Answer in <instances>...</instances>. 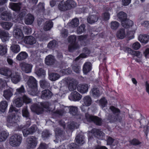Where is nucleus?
Wrapping results in <instances>:
<instances>
[{"mask_svg":"<svg viewBox=\"0 0 149 149\" xmlns=\"http://www.w3.org/2000/svg\"><path fill=\"white\" fill-rule=\"evenodd\" d=\"M75 80L69 77L65 78L60 82L61 86V88L62 89V86L64 88H66V86L68 84V89L70 91L74 90L76 88V83Z\"/></svg>","mask_w":149,"mask_h":149,"instance_id":"obj_1","label":"nucleus"},{"mask_svg":"<svg viewBox=\"0 0 149 149\" xmlns=\"http://www.w3.org/2000/svg\"><path fill=\"white\" fill-rule=\"evenodd\" d=\"M49 105V103L48 102L39 103L32 105L31 109L32 111L39 114L42 113L43 108H47Z\"/></svg>","mask_w":149,"mask_h":149,"instance_id":"obj_2","label":"nucleus"},{"mask_svg":"<svg viewBox=\"0 0 149 149\" xmlns=\"http://www.w3.org/2000/svg\"><path fill=\"white\" fill-rule=\"evenodd\" d=\"M68 42L70 44L68 46V49L70 52H72L74 50L79 48V46L76 42V37L75 35H71L68 38Z\"/></svg>","mask_w":149,"mask_h":149,"instance_id":"obj_3","label":"nucleus"},{"mask_svg":"<svg viewBox=\"0 0 149 149\" xmlns=\"http://www.w3.org/2000/svg\"><path fill=\"white\" fill-rule=\"evenodd\" d=\"M27 84L29 87L31 89L32 94L36 95L37 91V85L35 79L32 76L30 77L28 80Z\"/></svg>","mask_w":149,"mask_h":149,"instance_id":"obj_4","label":"nucleus"},{"mask_svg":"<svg viewBox=\"0 0 149 149\" xmlns=\"http://www.w3.org/2000/svg\"><path fill=\"white\" fill-rule=\"evenodd\" d=\"M22 140L21 136L18 134H14L12 136L10 140V143L13 147L19 146Z\"/></svg>","mask_w":149,"mask_h":149,"instance_id":"obj_5","label":"nucleus"},{"mask_svg":"<svg viewBox=\"0 0 149 149\" xmlns=\"http://www.w3.org/2000/svg\"><path fill=\"white\" fill-rule=\"evenodd\" d=\"M109 108L113 113V114L110 117H109V119L113 121L119 120L120 118H119V116L120 112V110L113 106H110Z\"/></svg>","mask_w":149,"mask_h":149,"instance_id":"obj_6","label":"nucleus"},{"mask_svg":"<svg viewBox=\"0 0 149 149\" xmlns=\"http://www.w3.org/2000/svg\"><path fill=\"white\" fill-rule=\"evenodd\" d=\"M37 139L33 136L28 137L26 139V144L29 148H33L36 147L37 144Z\"/></svg>","mask_w":149,"mask_h":149,"instance_id":"obj_7","label":"nucleus"},{"mask_svg":"<svg viewBox=\"0 0 149 149\" xmlns=\"http://www.w3.org/2000/svg\"><path fill=\"white\" fill-rule=\"evenodd\" d=\"M85 116L86 119L88 121H93L97 125H100L102 123L101 119L97 117L93 116L88 113H86Z\"/></svg>","mask_w":149,"mask_h":149,"instance_id":"obj_8","label":"nucleus"},{"mask_svg":"<svg viewBox=\"0 0 149 149\" xmlns=\"http://www.w3.org/2000/svg\"><path fill=\"white\" fill-rule=\"evenodd\" d=\"M19 66L23 71L27 73L31 72L33 67V66L31 64L25 62L21 63L19 64Z\"/></svg>","mask_w":149,"mask_h":149,"instance_id":"obj_9","label":"nucleus"},{"mask_svg":"<svg viewBox=\"0 0 149 149\" xmlns=\"http://www.w3.org/2000/svg\"><path fill=\"white\" fill-rule=\"evenodd\" d=\"M11 78L12 82L15 84H17L19 82L21 79L19 74L16 72L12 71L9 76Z\"/></svg>","mask_w":149,"mask_h":149,"instance_id":"obj_10","label":"nucleus"},{"mask_svg":"<svg viewBox=\"0 0 149 149\" xmlns=\"http://www.w3.org/2000/svg\"><path fill=\"white\" fill-rule=\"evenodd\" d=\"M13 35L15 38L18 40L22 39L24 37L22 31L18 28H16L14 30Z\"/></svg>","mask_w":149,"mask_h":149,"instance_id":"obj_11","label":"nucleus"},{"mask_svg":"<svg viewBox=\"0 0 149 149\" xmlns=\"http://www.w3.org/2000/svg\"><path fill=\"white\" fill-rule=\"evenodd\" d=\"M83 103L81 107V109L83 110L85 106H90L92 102V100L91 97L88 95L85 96L83 98Z\"/></svg>","mask_w":149,"mask_h":149,"instance_id":"obj_12","label":"nucleus"},{"mask_svg":"<svg viewBox=\"0 0 149 149\" xmlns=\"http://www.w3.org/2000/svg\"><path fill=\"white\" fill-rule=\"evenodd\" d=\"M81 98V96L77 91L73 92L69 96V98L71 101H77L80 100Z\"/></svg>","mask_w":149,"mask_h":149,"instance_id":"obj_13","label":"nucleus"},{"mask_svg":"<svg viewBox=\"0 0 149 149\" xmlns=\"http://www.w3.org/2000/svg\"><path fill=\"white\" fill-rule=\"evenodd\" d=\"M7 121L8 123L12 124H16L19 121L17 118L15 113H13L9 115L7 118Z\"/></svg>","mask_w":149,"mask_h":149,"instance_id":"obj_14","label":"nucleus"},{"mask_svg":"<svg viewBox=\"0 0 149 149\" xmlns=\"http://www.w3.org/2000/svg\"><path fill=\"white\" fill-rule=\"evenodd\" d=\"M22 116L27 118V119L28 120L27 126H29L30 125V120L29 118L30 114L27 107H24L22 109Z\"/></svg>","mask_w":149,"mask_h":149,"instance_id":"obj_15","label":"nucleus"},{"mask_svg":"<svg viewBox=\"0 0 149 149\" xmlns=\"http://www.w3.org/2000/svg\"><path fill=\"white\" fill-rule=\"evenodd\" d=\"M138 40L141 43L146 44L149 41V35L146 34H140L138 36Z\"/></svg>","mask_w":149,"mask_h":149,"instance_id":"obj_16","label":"nucleus"},{"mask_svg":"<svg viewBox=\"0 0 149 149\" xmlns=\"http://www.w3.org/2000/svg\"><path fill=\"white\" fill-rule=\"evenodd\" d=\"M52 95V93L49 90H45L42 92L41 97L44 100L50 98Z\"/></svg>","mask_w":149,"mask_h":149,"instance_id":"obj_17","label":"nucleus"},{"mask_svg":"<svg viewBox=\"0 0 149 149\" xmlns=\"http://www.w3.org/2000/svg\"><path fill=\"white\" fill-rule=\"evenodd\" d=\"M88 84H80L77 87L78 91L81 93H85L88 92Z\"/></svg>","mask_w":149,"mask_h":149,"instance_id":"obj_18","label":"nucleus"},{"mask_svg":"<svg viewBox=\"0 0 149 149\" xmlns=\"http://www.w3.org/2000/svg\"><path fill=\"white\" fill-rule=\"evenodd\" d=\"M24 42L27 44L33 45L36 43V40L34 37L32 36H29L25 37Z\"/></svg>","mask_w":149,"mask_h":149,"instance_id":"obj_19","label":"nucleus"},{"mask_svg":"<svg viewBox=\"0 0 149 149\" xmlns=\"http://www.w3.org/2000/svg\"><path fill=\"white\" fill-rule=\"evenodd\" d=\"M35 130L36 126H33L29 128L24 129L22 132L24 136L26 137L28 135L33 133Z\"/></svg>","mask_w":149,"mask_h":149,"instance_id":"obj_20","label":"nucleus"},{"mask_svg":"<svg viewBox=\"0 0 149 149\" xmlns=\"http://www.w3.org/2000/svg\"><path fill=\"white\" fill-rule=\"evenodd\" d=\"M66 7L62 8L63 10H68L71 8L75 7L76 3L72 0H67L65 3Z\"/></svg>","mask_w":149,"mask_h":149,"instance_id":"obj_21","label":"nucleus"},{"mask_svg":"<svg viewBox=\"0 0 149 149\" xmlns=\"http://www.w3.org/2000/svg\"><path fill=\"white\" fill-rule=\"evenodd\" d=\"M92 65L90 62H86L83 65V71L85 74H87L91 70Z\"/></svg>","mask_w":149,"mask_h":149,"instance_id":"obj_22","label":"nucleus"},{"mask_svg":"<svg viewBox=\"0 0 149 149\" xmlns=\"http://www.w3.org/2000/svg\"><path fill=\"white\" fill-rule=\"evenodd\" d=\"M0 37L2 41L5 42L8 40L10 36L8 32L3 31L0 33Z\"/></svg>","mask_w":149,"mask_h":149,"instance_id":"obj_23","label":"nucleus"},{"mask_svg":"<svg viewBox=\"0 0 149 149\" xmlns=\"http://www.w3.org/2000/svg\"><path fill=\"white\" fill-rule=\"evenodd\" d=\"M122 26L126 28H128L132 26L133 25V21L127 19V18L121 22Z\"/></svg>","mask_w":149,"mask_h":149,"instance_id":"obj_24","label":"nucleus"},{"mask_svg":"<svg viewBox=\"0 0 149 149\" xmlns=\"http://www.w3.org/2000/svg\"><path fill=\"white\" fill-rule=\"evenodd\" d=\"M55 62L54 57L52 55H49L47 56L45 59V63L48 65L53 64Z\"/></svg>","mask_w":149,"mask_h":149,"instance_id":"obj_25","label":"nucleus"},{"mask_svg":"<svg viewBox=\"0 0 149 149\" xmlns=\"http://www.w3.org/2000/svg\"><path fill=\"white\" fill-rule=\"evenodd\" d=\"M90 94L94 98L98 97L101 95L99 89L97 88H94L92 89L90 91Z\"/></svg>","mask_w":149,"mask_h":149,"instance_id":"obj_26","label":"nucleus"},{"mask_svg":"<svg viewBox=\"0 0 149 149\" xmlns=\"http://www.w3.org/2000/svg\"><path fill=\"white\" fill-rule=\"evenodd\" d=\"M83 52V53L81 54L79 56L75 58V61L78 60L80 58H83L86 57L90 53L89 50L86 47H85L84 49Z\"/></svg>","mask_w":149,"mask_h":149,"instance_id":"obj_27","label":"nucleus"},{"mask_svg":"<svg viewBox=\"0 0 149 149\" xmlns=\"http://www.w3.org/2000/svg\"><path fill=\"white\" fill-rule=\"evenodd\" d=\"M16 42H13L10 48V50L14 53H17L20 51L19 46L17 44H16Z\"/></svg>","mask_w":149,"mask_h":149,"instance_id":"obj_28","label":"nucleus"},{"mask_svg":"<svg viewBox=\"0 0 149 149\" xmlns=\"http://www.w3.org/2000/svg\"><path fill=\"white\" fill-rule=\"evenodd\" d=\"M34 17L30 14H28L25 19V23L28 25L31 24L34 21Z\"/></svg>","mask_w":149,"mask_h":149,"instance_id":"obj_29","label":"nucleus"},{"mask_svg":"<svg viewBox=\"0 0 149 149\" xmlns=\"http://www.w3.org/2000/svg\"><path fill=\"white\" fill-rule=\"evenodd\" d=\"M21 5V4L20 3H11L9 4V7L14 11H18L20 9Z\"/></svg>","mask_w":149,"mask_h":149,"instance_id":"obj_30","label":"nucleus"},{"mask_svg":"<svg viewBox=\"0 0 149 149\" xmlns=\"http://www.w3.org/2000/svg\"><path fill=\"white\" fill-rule=\"evenodd\" d=\"M98 19V16L97 15H92L90 16L87 19L88 22L92 24L97 21Z\"/></svg>","mask_w":149,"mask_h":149,"instance_id":"obj_31","label":"nucleus"},{"mask_svg":"<svg viewBox=\"0 0 149 149\" xmlns=\"http://www.w3.org/2000/svg\"><path fill=\"white\" fill-rule=\"evenodd\" d=\"M26 14V11H23L21 12L19 15V17L17 19H13V22H22V20L24 18Z\"/></svg>","mask_w":149,"mask_h":149,"instance_id":"obj_32","label":"nucleus"},{"mask_svg":"<svg viewBox=\"0 0 149 149\" xmlns=\"http://www.w3.org/2000/svg\"><path fill=\"white\" fill-rule=\"evenodd\" d=\"M13 90L12 88H10L4 91L3 96L7 100H8L13 95Z\"/></svg>","mask_w":149,"mask_h":149,"instance_id":"obj_33","label":"nucleus"},{"mask_svg":"<svg viewBox=\"0 0 149 149\" xmlns=\"http://www.w3.org/2000/svg\"><path fill=\"white\" fill-rule=\"evenodd\" d=\"M28 56V54L26 52H22L17 55L16 58L18 61H21L26 58Z\"/></svg>","mask_w":149,"mask_h":149,"instance_id":"obj_34","label":"nucleus"},{"mask_svg":"<svg viewBox=\"0 0 149 149\" xmlns=\"http://www.w3.org/2000/svg\"><path fill=\"white\" fill-rule=\"evenodd\" d=\"M2 28L6 30H9L13 25V24L9 22H3L1 23Z\"/></svg>","mask_w":149,"mask_h":149,"instance_id":"obj_35","label":"nucleus"},{"mask_svg":"<svg viewBox=\"0 0 149 149\" xmlns=\"http://www.w3.org/2000/svg\"><path fill=\"white\" fill-rule=\"evenodd\" d=\"M25 92L24 86L22 85L20 87L16 89V92L15 93V95L18 97H19L22 95V93H24Z\"/></svg>","mask_w":149,"mask_h":149,"instance_id":"obj_36","label":"nucleus"},{"mask_svg":"<svg viewBox=\"0 0 149 149\" xmlns=\"http://www.w3.org/2000/svg\"><path fill=\"white\" fill-rule=\"evenodd\" d=\"M127 51L130 54L134 55L139 58H141L142 56V54L139 51H135L133 50L130 48H127Z\"/></svg>","mask_w":149,"mask_h":149,"instance_id":"obj_37","label":"nucleus"},{"mask_svg":"<svg viewBox=\"0 0 149 149\" xmlns=\"http://www.w3.org/2000/svg\"><path fill=\"white\" fill-rule=\"evenodd\" d=\"M126 36V33L125 29H120L117 32V37L120 39L124 38Z\"/></svg>","mask_w":149,"mask_h":149,"instance_id":"obj_38","label":"nucleus"},{"mask_svg":"<svg viewBox=\"0 0 149 149\" xmlns=\"http://www.w3.org/2000/svg\"><path fill=\"white\" fill-rule=\"evenodd\" d=\"M12 71L6 68H2L0 69V74L9 77Z\"/></svg>","mask_w":149,"mask_h":149,"instance_id":"obj_39","label":"nucleus"},{"mask_svg":"<svg viewBox=\"0 0 149 149\" xmlns=\"http://www.w3.org/2000/svg\"><path fill=\"white\" fill-rule=\"evenodd\" d=\"M1 19L3 20H8L11 17V14L6 11L4 12L1 15Z\"/></svg>","mask_w":149,"mask_h":149,"instance_id":"obj_40","label":"nucleus"},{"mask_svg":"<svg viewBox=\"0 0 149 149\" xmlns=\"http://www.w3.org/2000/svg\"><path fill=\"white\" fill-rule=\"evenodd\" d=\"M49 78L52 81H55L58 79L60 77V75L54 73H50L49 74Z\"/></svg>","mask_w":149,"mask_h":149,"instance_id":"obj_41","label":"nucleus"},{"mask_svg":"<svg viewBox=\"0 0 149 149\" xmlns=\"http://www.w3.org/2000/svg\"><path fill=\"white\" fill-rule=\"evenodd\" d=\"M14 105L17 107H20L23 104L21 97H18L15 100L13 101Z\"/></svg>","mask_w":149,"mask_h":149,"instance_id":"obj_42","label":"nucleus"},{"mask_svg":"<svg viewBox=\"0 0 149 149\" xmlns=\"http://www.w3.org/2000/svg\"><path fill=\"white\" fill-rule=\"evenodd\" d=\"M77 108L76 107L72 106L69 109V112L73 116H79L78 117L81 118L80 116L77 115Z\"/></svg>","mask_w":149,"mask_h":149,"instance_id":"obj_43","label":"nucleus"},{"mask_svg":"<svg viewBox=\"0 0 149 149\" xmlns=\"http://www.w3.org/2000/svg\"><path fill=\"white\" fill-rule=\"evenodd\" d=\"M53 26V23L51 21L46 22L44 26V29L45 31L50 30Z\"/></svg>","mask_w":149,"mask_h":149,"instance_id":"obj_44","label":"nucleus"},{"mask_svg":"<svg viewBox=\"0 0 149 149\" xmlns=\"http://www.w3.org/2000/svg\"><path fill=\"white\" fill-rule=\"evenodd\" d=\"M7 102L6 101H3L0 103V110L1 112L4 113L5 112L8 107Z\"/></svg>","mask_w":149,"mask_h":149,"instance_id":"obj_45","label":"nucleus"},{"mask_svg":"<svg viewBox=\"0 0 149 149\" xmlns=\"http://www.w3.org/2000/svg\"><path fill=\"white\" fill-rule=\"evenodd\" d=\"M84 137L81 135H78L76 137L75 140L79 146H81L84 143Z\"/></svg>","mask_w":149,"mask_h":149,"instance_id":"obj_46","label":"nucleus"},{"mask_svg":"<svg viewBox=\"0 0 149 149\" xmlns=\"http://www.w3.org/2000/svg\"><path fill=\"white\" fill-rule=\"evenodd\" d=\"M9 134L5 131L0 132V141H4L8 136Z\"/></svg>","mask_w":149,"mask_h":149,"instance_id":"obj_47","label":"nucleus"},{"mask_svg":"<svg viewBox=\"0 0 149 149\" xmlns=\"http://www.w3.org/2000/svg\"><path fill=\"white\" fill-rule=\"evenodd\" d=\"M7 52V46L0 44V55L3 56Z\"/></svg>","mask_w":149,"mask_h":149,"instance_id":"obj_48","label":"nucleus"},{"mask_svg":"<svg viewBox=\"0 0 149 149\" xmlns=\"http://www.w3.org/2000/svg\"><path fill=\"white\" fill-rule=\"evenodd\" d=\"M107 100L104 97H102L99 101V105L102 108H103L107 106Z\"/></svg>","mask_w":149,"mask_h":149,"instance_id":"obj_49","label":"nucleus"},{"mask_svg":"<svg viewBox=\"0 0 149 149\" xmlns=\"http://www.w3.org/2000/svg\"><path fill=\"white\" fill-rule=\"evenodd\" d=\"M120 24L116 21H112L110 24L111 28L113 30H116L119 27Z\"/></svg>","mask_w":149,"mask_h":149,"instance_id":"obj_50","label":"nucleus"},{"mask_svg":"<svg viewBox=\"0 0 149 149\" xmlns=\"http://www.w3.org/2000/svg\"><path fill=\"white\" fill-rule=\"evenodd\" d=\"M93 131L94 132V135L98 138H99V137L100 138H102L104 135V133L98 130L93 129Z\"/></svg>","mask_w":149,"mask_h":149,"instance_id":"obj_51","label":"nucleus"},{"mask_svg":"<svg viewBox=\"0 0 149 149\" xmlns=\"http://www.w3.org/2000/svg\"><path fill=\"white\" fill-rule=\"evenodd\" d=\"M118 17L121 21L124 20L127 18V15L126 13L123 12H121L119 13L118 14Z\"/></svg>","mask_w":149,"mask_h":149,"instance_id":"obj_52","label":"nucleus"},{"mask_svg":"<svg viewBox=\"0 0 149 149\" xmlns=\"http://www.w3.org/2000/svg\"><path fill=\"white\" fill-rule=\"evenodd\" d=\"M40 86L43 88H47L49 86V83L45 79L40 80Z\"/></svg>","mask_w":149,"mask_h":149,"instance_id":"obj_53","label":"nucleus"},{"mask_svg":"<svg viewBox=\"0 0 149 149\" xmlns=\"http://www.w3.org/2000/svg\"><path fill=\"white\" fill-rule=\"evenodd\" d=\"M35 73L39 77L42 76L44 77L45 74V71L41 68L37 69L36 70Z\"/></svg>","mask_w":149,"mask_h":149,"instance_id":"obj_54","label":"nucleus"},{"mask_svg":"<svg viewBox=\"0 0 149 149\" xmlns=\"http://www.w3.org/2000/svg\"><path fill=\"white\" fill-rule=\"evenodd\" d=\"M57 42L55 40L50 41L48 44L47 47L48 48L52 49L57 46Z\"/></svg>","mask_w":149,"mask_h":149,"instance_id":"obj_55","label":"nucleus"},{"mask_svg":"<svg viewBox=\"0 0 149 149\" xmlns=\"http://www.w3.org/2000/svg\"><path fill=\"white\" fill-rule=\"evenodd\" d=\"M21 99L22 100L23 103L28 104L31 102V99L25 95H23Z\"/></svg>","mask_w":149,"mask_h":149,"instance_id":"obj_56","label":"nucleus"},{"mask_svg":"<svg viewBox=\"0 0 149 149\" xmlns=\"http://www.w3.org/2000/svg\"><path fill=\"white\" fill-rule=\"evenodd\" d=\"M70 24L72 27H77L79 24V20L77 18L73 19L70 22Z\"/></svg>","mask_w":149,"mask_h":149,"instance_id":"obj_57","label":"nucleus"},{"mask_svg":"<svg viewBox=\"0 0 149 149\" xmlns=\"http://www.w3.org/2000/svg\"><path fill=\"white\" fill-rule=\"evenodd\" d=\"M85 26L83 24H81L77 29V31L78 34H81L82 32H84L85 31Z\"/></svg>","mask_w":149,"mask_h":149,"instance_id":"obj_58","label":"nucleus"},{"mask_svg":"<svg viewBox=\"0 0 149 149\" xmlns=\"http://www.w3.org/2000/svg\"><path fill=\"white\" fill-rule=\"evenodd\" d=\"M79 125L74 122H72L68 125V127L70 129H73L75 128H77L79 127Z\"/></svg>","mask_w":149,"mask_h":149,"instance_id":"obj_59","label":"nucleus"},{"mask_svg":"<svg viewBox=\"0 0 149 149\" xmlns=\"http://www.w3.org/2000/svg\"><path fill=\"white\" fill-rule=\"evenodd\" d=\"M71 70L69 68L63 69L60 71V73H62L63 75L65 74H68L71 73Z\"/></svg>","mask_w":149,"mask_h":149,"instance_id":"obj_60","label":"nucleus"},{"mask_svg":"<svg viewBox=\"0 0 149 149\" xmlns=\"http://www.w3.org/2000/svg\"><path fill=\"white\" fill-rule=\"evenodd\" d=\"M68 31L67 30L65 29H63L61 31V36L63 37L66 38L68 36Z\"/></svg>","mask_w":149,"mask_h":149,"instance_id":"obj_61","label":"nucleus"},{"mask_svg":"<svg viewBox=\"0 0 149 149\" xmlns=\"http://www.w3.org/2000/svg\"><path fill=\"white\" fill-rule=\"evenodd\" d=\"M13 111H15L16 113H20V111L16 109L13 105H11L9 108V112L11 113Z\"/></svg>","mask_w":149,"mask_h":149,"instance_id":"obj_62","label":"nucleus"},{"mask_svg":"<svg viewBox=\"0 0 149 149\" xmlns=\"http://www.w3.org/2000/svg\"><path fill=\"white\" fill-rule=\"evenodd\" d=\"M141 47V45L138 42H136L132 45V48L135 50L138 49Z\"/></svg>","mask_w":149,"mask_h":149,"instance_id":"obj_63","label":"nucleus"},{"mask_svg":"<svg viewBox=\"0 0 149 149\" xmlns=\"http://www.w3.org/2000/svg\"><path fill=\"white\" fill-rule=\"evenodd\" d=\"M23 31L24 32L27 34H30L31 32V29L27 26H25L23 27Z\"/></svg>","mask_w":149,"mask_h":149,"instance_id":"obj_64","label":"nucleus"}]
</instances>
